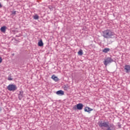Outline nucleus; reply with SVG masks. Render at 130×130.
<instances>
[{"instance_id":"1","label":"nucleus","mask_w":130,"mask_h":130,"mask_svg":"<svg viewBox=\"0 0 130 130\" xmlns=\"http://www.w3.org/2000/svg\"><path fill=\"white\" fill-rule=\"evenodd\" d=\"M102 36L106 39H113L116 38V35L110 29H106L102 31Z\"/></svg>"},{"instance_id":"2","label":"nucleus","mask_w":130,"mask_h":130,"mask_svg":"<svg viewBox=\"0 0 130 130\" xmlns=\"http://www.w3.org/2000/svg\"><path fill=\"white\" fill-rule=\"evenodd\" d=\"M114 61V60H113L112 58L111 57H107L106 59H104L103 63L106 67H107L109 63H111V62H113Z\"/></svg>"},{"instance_id":"3","label":"nucleus","mask_w":130,"mask_h":130,"mask_svg":"<svg viewBox=\"0 0 130 130\" xmlns=\"http://www.w3.org/2000/svg\"><path fill=\"white\" fill-rule=\"evenodd\" d=\"M7 89L8 91H12V92H14L18 89V87H17V85L15 84H9L7 86Z\"/></svg>"},{"instance_id":"4","label":"nucleus","mask_w":130,"mask_h":130,"mask_svg":"<svg viewBox=\"0 0 130 130\" xmlns=\"http://www.w3.org/2000/svg\"><path fill=\"white\" fill-rule=\"evenodd\" d=\"M83 107H84V105L82 103H79L77 104L76 105L74 106L73 107V110H82L83 109Z\"/></svg>"},{"instance_id":"5","label":"nucleus","mask_w":130,"mask_h":130,"mask_svg":"<svg viewBox=\"0 0 130 130\" xmlns=\"http://www.w3.org/2000/svg\"><path fill=\"white\" fill-rule=\"evenodd\" d=\"M109 123V122L107 121H102L99 122V125L100 127H108L109 125L108 124Z\"/></svg>"},{"instance_id":"6","label":"nucleus","mask_w":130,"mask_h":130,"mask_svg":"<svg viewBox=\"0 0 130 130\" xmlns=\"http://www.w3.org/2000/svg\"><path fill=\"white\" fill-rule=\"evenodd\" d=\"M18 96L19 100H22V99L24 97V91L23 90L20 91Z\"/></svg>"},{"instance_id":"7","label":"nucleus","mask_w":130,"mask_h":130,"mask_svg":"<svg viewBox=\"0 0 130 130\" xmlns=\"http://www.w3.org/2000/svg\"><path fill=\"white\" fill-rule=\"evenodd\" d=\"M124 70H125V73L128 74L130 72V65L126 64L124 66Z\"/></svg>"},{"instance_id":"8","label":"nucleus","mask_w":130,"mask_h":130,"mask_svg":"<svg viewBox=\"0 0 130 130\" xmlns=\"http://www.w3.org/2000/svg\"><path fill=\"white\" fill-rule=\"evenodd\" d=\"M84 111L85 112H88V113H91V111H93V109H91L89 107H86L84 108Z\"/></svg>"},{"instance_id":"9","label":"nucleus","mask_w":130,"mask_h":130,"mask_svg":"<svg viewBox=\"0 0 130 130\" xmlns=\"http://www.w3.org/2000/svg\"><path fill=\"white\" fill-rule=\"evenodd\" d=\"M56 94H57V95H59L60 96H62L63 95H64V92H63V91L60 90H58L56 92Z\"/></svg>"},{"instance_id":"10","label":"nucleus","mask_w":130,"mask_h":130,"mask_svg":"<svg viewBox=\"0 0 130 130\" xmlns=\"http://www.w3.org/2000/svg\"><path fill=\"white\" fill-rule=\"evenodd\" d=\"M51 79L53 80V81H55V82H58V78L56 76H55V75H53L51 77Z\"/></svg>"},{"instance_id":"11","label":"nucleus","mask_w":130,"mask_h":130,"mask_svg":"<svg viewBox=\"0 0 130 130\" xmlns=\"http://www.w3.org/2000/svg\"><path fill=\"white\" fill-rule=\"evenodd\" d=\"M107 127V129L106 130H114L113 128H114L115 126L113 124H111L110 125Z\"/></svg>"},{"instance_id":"12","label":"nucleus","mask_w":130,"mask_h":130,"mask_svg":"<svg viewBox=\"0 0 130 130\" xmlns=\"http://www.w3.org/2000/svg\"><path fill=\"white\" fill-rule=\"evenodd\" d=\"M6 29H7V26H2V27H1V32H2L3 33H5Z\"/></svg>"},{"instance_id":"13","label":"nucleus","mask_w":130,"mask_h":130,"mask_svg":"<svg viewBox=\"0 0 130 130\" xmlns=\"http://www.w3.org/2000/svg\"><path fill=\"white\" fill-rule=\"evenodd\" d=\"M110 51V49L107 48L103 50V52H104V53H107V52H108V51Z\"/></svg>"},{"instance_id":"14","label":"nucleus","mask_w":130,"mask_h":130,"mask_svg":"<svg viewBox=\"0 0 130 130\" xmlns=\"http://www.w3.org/2000/svg\"><path fill=\"white\" fill-rule=\"evenodd\" d=\"M38 45L39 46H43V42H42V40H41L39 42H38Z\"/></svg>"},{"instance_id":"15","label":"nucleus","mask_w":130,"mask_h":130,"mask_svg":"<svg viewBox=\"0 0 130 130\" xmlns=\"http://www.w3.org/2000/svg\"><path fill=\"white\" fill-rule=\"evenodd\" d=\"M63 89L64 91H68V90H69V85H64Z\"/></svg>"},{"instance_id":"16","label":"nucleus","mask_w":130,"mask_h":130,"mask_svg":"<svg viewBox=\"0 0 130 130\" xmlns=\"http://www.w3.org/2000/svg\"><path fill=\"white\" fill-rule=\"evenodd\" d=\"M34 20H38L39 19V16H38L37 14H36L34 16Z\"/></svg>"},{"instance_id":"17","label":"nucleus","mask_w":130,"mask_h":130,"mask_svg":"<svg viewBox=\"0 0 130 130\" xmlns=\"http://www.w3.org/2000/svg\"><path fill=\"white\" fill-rule=\"evenodd\" d=\"M78 53L79 55H83V50L82 49H80L78 51Z\"/></svg>"},{"instance_id":"18","label":"nucleus","mask_w":130,"mask_h":130,"mask_svg":"<svg viewBox=\"0 0 130 130\" xmlns=\"http://www.w3.org/2000/svg\"><path fill=\"white\" fill-rule=\"evenodd\" d=\"M8 81H13V78H12V77L11 76H9L8 77Z\"/></svg>"},{"instance_id":"19","label":"nucleus","mask_w":130,"mask_h":130,"mask_svg":"<svg viewBox=\"0 0 130 130\" xmlns=\"http://www.w3.org/2000/svg\"><path fill=\"white\" fill-rule=\"evenodd\" d=\"M11 15H16L17 14V11H11Z\"/></svg>"},{"instance_id":"20","label":"nucleus","mask_w":130,"mask_h":130,"mask_svg":"<svg viewBox=\"0 0 130 130\" xmlns=\"http://www.w3.org/2000/svg\"><path fill=\"white\" fill-rule=\"evenodd\" d=\"M49 9L51 11V10H53L52 9V6H49L48 7Z\"/></svg>"},{"instance_id":"21","label":"nucleus","mask_w":130,"mask_h":130,"mask_svg":"<svg viewBox=\"0 0 130 130\" xmlns=\"http://www.w3.org/2000/svg\"><path fill=\"white\" fill-rule=\"evenodd\" d=\"M3 61V59L0 57V63Z\"/></svg>"},{"instance_id":"22","label":"nucleus","mask_w":130,"mask_h":130,"mask_svg":"<svg viewBox=\"0 0 130 130\" xmlns=\"http://www.w3.org/2000/svg\"><path fill=\"white\" fill-rule=\"evenodd\" d=\"M2 107H0V113H1V112H2Z\"/></svg>"},{"instance_id":"23","label":"nucleus","mask_w":130,"mask_h":130,"mask_svg":"<svg viewBox=\"0 0 130 130\" xmlns=\"http://www.w3.org/2000/svg\"><path fill=\"white\" fill-rule=\"evenodd\" d=\"M16 37H19V36H16Z\"/></svg>"}]
</instances>
